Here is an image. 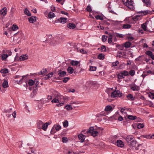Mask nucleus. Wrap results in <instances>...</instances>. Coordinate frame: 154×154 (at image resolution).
<instances>
[{"label": "nucleus", "instance_id": "27", "mask_svg": "<svg viewBox=\"0 0 154 154\" xmlns=\"http://www.w3.org/2000/svg\"><path fill=\"white\" fill-rule=\"evenodd\" d=\"M54 74V73L53 72H50L48 73V75H47L46 76H45L44 78L45 79H48L49 78L52 77Z\"/></svg>", "mask_w": 154, "mask_h": 154}, {"label": "nucleus", "instance_id": "49", "mask_svg": "<svg viewBox=\"0 0 154 154\" xmlns=\"http://www.w3.org/2000/svg\"><path fill=\"white\" fill-rule=\"evenodd\" d=\"M35 83V82L32 79H29L28 81V84L29 86H32Z\"/></svg>", "mask_w": 154, "mask_h": 154}, {"label": "nucleus", "instance_id": "29", "mask_svg": "<svg viewBox=\"0 0 154 154\" xmlns=\"http://www.w3.org/2000/svg\"><path fill=\"white\" fill-rule=\"evenodd\" d=\"M3 53H6V54L8 55V56L11 55L12 54V52L10 50H4L3 51Z\"/></svg>", "mask_w": 154, "mask_h": 154}, {"label": "nucleus", "instance_id": "15", "mask_svg": "<svg viewBox=\"0 0 154 154\" xmlns=\"http://www.w3.org/2000/svg\"><path fill=\"white\" fill-rule=\"evenodd\" d=\"M1 14L3 15H5L7 13V8H6L4 7L3 8L2 10L0 11Z\"/></svg>", "mask_w": 154, "mask_h": 154}, {"label": "nucleus", "instance_id": "21", "mask_svg": "<svg viewBox=\"0 0 154 154\" xmlns=\"http://www.w3.org/2000/svg\"><path fill=\"white\" fill-rule=\"evenodd\" d=\"M131 42H126L124 44V46L126 48H128L130 47H131Z\"/></svg>", "mask_w": 154, "mask_h": 154}, {"label": "nucleus", "instance_id": "28", "mask_svg": "<svg viewBox=\"0 0 154 154\" xmlns=\"http://www.w3.org/2000/svg\"><path fill=\"white\" fill-rule=\"evenodd\" d=\"M24 13L26 15L28 16H30L31 15V13L27 8H26L25 9Z\"/></svg>", "mask_w": 154, "mask_h": 154}, {"label": "nucleus", "instance_id": "30", "mask_svg": "<svg viewBox=\"0 0 154 154\" xmlns=\"http://www.w3.org/2000/svg\"><path fill=\"white\" fill-rule=\"evenodd\" d=\"M105 55L102 53L99 54L98 55L97 58L98 59L100 60H103L104 58Z\"/></svg>", "mask_w": 154, "mask_h": 154}, {"label": "nucleus", "instance_id": "2", "mask_svg": "<svg viewBox=\"0 0 154 154\" xmlns=\"http://www.w3.org/2000/svg\"><path fill=\"white\" fill-rule=\"evenodd\" d=\"M122 95V93L118 90H116L111 94V97L112 98H115L116 97H121Z\"/></svg>", "mask_w": 154, "mask_h": 154}, {"label": "nucleus", "instance_id": "7", "mask_svg": "<svg viewBox=\"0 0 154 154\" xmlns=\"http://www.w3.org/2000/svg\"><path fill=\"white\" fill-rule=\"evenodd\" d=\"M151 11L149 10H146L142 11H138L137 12V14H140L141 16H143L144 15H147L148 14H149L150 12H151Z\"/></svg>", "mask_w": 154, "mask_h": 154}, {"label": "nucleus", "instance_id": "38", "mask_svg": "<svg viewBox=\"0 0 154 154\" xmlns=\"http://www.w3.org/2000/svg\"><path fill=\"white\" fill-rule=\"evenodd\" d=\"M142 2L146 5V6L148 7L149 5H151L150 2V0H142Z\"/></svg>", "mask_w": 154, "mask_h": 154}, {"label": "nucleus", "instance_id": "51", "mask_svg": "<svg viewBox=\"0 0 154 154\" xmlns=\"http://www.w3.org/2000/svg\"><path fill=\"white\" fill-rule=\"evenodd\" d=\"M63 125L64 128H66L68 126V122L67 120H65L63 122Z\"/></svg>", "mask_w": 154, "mask_h": 154}, {"label": "nucleus", "instance_id": "53", "mask_svg": "<svg viewBox=\"0 0 154 154\" xmlns=\"http://www.w3.org/2000/svg\"><path fill=\"white\" fill-rule=\"evenodd\" d=\"M62 142L63 143H66L68 141V138L66 137H63L62 138Z\"/></svg>", "mask_w": 154, "mask_h": 154}, {"label": "nucleus", "instance_id": "64", "mask_svg": "<svg viewBox=\"0 0 154 154\" xmlns=\"http://www.w3.org/2000/svg\"><path fill=\"white\" fill-rule=\"evenodd\" d=\"M145 54L148 55L150 57L152 54V52L149 51H147L146 52Z\"/></svg>", "mask_w": 154, "mask_h": 154}, {"label": "nucleus", "instance_id": "10", "mask_svg": "<svg viewBox=\"0 0 154 154\" xmlns=\"http://www.w3.org/2000/svg\"><path fill=\"white\" fill-rule=\"evenodd\" d=\"M116 143L117 146L119 147L122 148L124 146L123 142L121 140H118Z\"/></svg>", "mask_w": 154, "mask_h": 154}, {"label": "nucleus", "instance_id": "55", "mask_svg": "<svg viewBox=\"0 0 154 154\" xmlns=\"http://www.w3.org/2000/svg\"><path fill=\"white\" fill-rule=\"evenodd\" d=\"M86 10L87 11L89 12H90L92 11V9L91 8L89 5H88L87 6Z\"/></svg>", "mask_w": 154, "mask_h": 154}, {"label": "nucleus", "instance_id": "44", "mask_svg": "<svg viewBox=\"0 0 154 154\" xmlns=\"http://www.w3.org/2000/svg\"><path fill=\"white\" fill-rule=\"evenodd\" d=\"M108 36L105 35H102V41L103 42H105L107 40Z\"/></svg>", "mask_w": 154, "mask_h": 154}, {"label": "nucleus", "instance_id": "4", "mask_svg": "<svg viewBox=\"0 0 154 154\" xmlns=\"http://www.w3.org/2000/svg\"><path fill=\"white\" fill-rule=\"evenodd\" d=\"M134 137L133 136L129 135L127 136L125 140L128 145L131 142V141H132L133 140H134Z\"/></svg>", "mask_w": 154, "mask_h": 154}, {"label": "nucleus", "instance_id": "39", "mask_svg": "<svg viewBox=\"0 0 154 154\" xmlns=\"http://www.w3.org/2000/svg\"><path fill=\"white\" fill-rule=\"evenodd\" d=\"M53 126L57 131H59L61 128V126L59 125H55Z\"/></svg>", "mask_w": 154, "mask_h": 154}, {"label": "nucleus", "instance_id": "52", "mask_svg": "<svg viewBox=\"0 0 154 154\" xmlns=\"http://www.w3.org/2000/svg\"><path fill=\"white\" fill-rule=\"evenodd\" d=\"M146 23H145L142 24L141 25L142 28L145 31H146L147 30V27L146 26Z\"/></svg>", "mask_w": 154, "mask_h": 154}, {"label": "nucleus", "instance_id": "16", "mask_svg": "<svg viewBox=\"0 0 154 154\" xmlns=\"http://www.w3.org/2000/svg\"><path fill=\"white\" fill-rule=\"evenodd\" d=\"M50 123L48 122H46L45 124H43L42 126H41V129H42L45 131H46L48 125Z\"/></svg>", "mask_w": 154, "mask_h": 154}, {"label": "nucleus", "instance_id": "5", "mask_svg": "<svg viewBox=\"0 0 154 154\" xmlns=\"http://www.w3.org/2000/svg\"><path fill=\"white\" fill-rule=\"evenodd\" d=\"M67 19L66 18L61 17L57 20H55L54 21V23L60 22V23H64L66 22Z\"/></svg>", "mask_w": 154, "mask_h": 154}, {"label": "nucleus", "instance_id": "35", "mask_svg": "<svg viewBox=\"0 0 154 154\" xmlns=\"http://www.w3.org/2000/svg\"><path fill=\"white\" fill-rule=\"evenodd\" d=\"M127 117L130 120H134L136 119V116H133L132 115H128Z\"/></svg>", "mask_w": 154, "mask_h": 154}, {"label": "nucleus", "instance_id": "61", "mask_svg": "<svg viewBox=\"0 0 154 154\" xmlns=\"http://www.w3.org/2000/svg\"><path fill=\"white\" fill-rule=\"evenodd\" d=\"M70 79L69 77H65L63 78V82L64 83H66Z\"/></svg>", "mask_w": 154, "mask_h": 154}, {"label": "nucleus", "instance_id": "63", "mask_svg": "<svg viewBox=\"0 0 154 154\" xmlns=\"http://www.w3.org/2000/svg\"><path fill=\"white\" fill-rule=\"evenodd\" d=\"M56 130L55 129V128L53 126L51 130V134H54L56 132Z\"/></svg>", "mask_w": 154, "mask_h": 154}, {"label": "nucleus", "instance_id": "20", "mask_svg": "<svg viewBox=\"0 0 154 154\" xmlns=\"http://www.w3.org/2000/svg\"><path fill=\"white\" fill-rule=\"evenodd\" d=\"M27 76V75H23L22 76V78L20 80H17L16 81V82H17V83L18 84H20L22 83V82H23V79H26Z\"/></svg>", "mask_w": 154, "mask_h": 154}, {"label": "nucleus", "instance_id": "25", "mask_svg": "<svg viewBox=\"0 0 154 154\" xmlns=\"http://www.w3.org/2000/svg\"><path fill=\"white\" fill-rule=\"evenodd\" d=\"M70 63L72 66H77L79 65V62L78 61L72 60L70 62Z\"/></svg>", "mask_w": 154, "mask_h": 154}, {"label": "nucleus", "instance_id": "34", "mask_svg": "<svg viewBox=\"0 0 154 154\" xmlns=\"http://www.w3.org/2000/svg\"><path fill=\"white\" fill-rule=\"evenodd\" d=\"M144 125L143 123H138L137 124V128L140 129L143 128Z\"/></svg>", "mask_w": 154, "mask_h": 154}, {"label": "nucleus", "instance_id": "48", "mask_svg": "<svg viewBox=\"0 0 154 154\" xmlns=\"http://www.w3.org/2000/svg\"><path fill=\"white\" fill-rule=\"evenodd\" d=\"M8 57V55L7 54H4L3 55H2V60L5 61L6 60L7 58Z\"/></svg>", "mask_w": 154, "mask_h": 154}, {"label": "nucleus", "instance_id": "23", "mask_svg": "<svg viewBox=\"0 0 154 154\" xmlns=\"http://www.w3.org/2000/svg\"><path fill=\"white\" fill-rule=\"evenodd\" d=\"M67 70L68 73L70 74H72L73 72L74 73V72L75 71L74 69H73L72 67L71 66H69L67 68Z\"/></svg>", "mask_w": 154, "mask_h": 154}, {"label": "nucleus", "instance_id": "6", "mask_svg": "<svg viewBox=\"0 0 154 154\" xmlns=\"http://www.w3.org/2000/svg\"><path fill=\"white\" fill-rule=\"evenodd\" d=\"M82 70V69L81 67L80 64H79L74 69L75 71L74 73L76 74L77 73H80Z\"/></svg>", "mask_w": 154, "mask_h": 154}, {"label": "nucleus", "instance_id": "9", "mask_svg": "<svg viewBox=\"0 0 154 154\" xmlns=\"http://www.w3.org/2000/svg\"><path fill=\"white\" fill-rule=\"evenodd\" d=\"M78 137L80 142L83 143L85 139V136L82 134H80L78 135Z\"/></svg>", "mask_w": 154, "mask_h": 154}, {"label": "nucleus", "instance_id": "57", "mask_svg": "<svg viewBox=\"0 0 154 154\" xmlns=\"http://www.w3.org/2000/svg\"><path fill=\"white\" fill-rule=\"evenodd\" d=\"M101 50L102 52H106V48L105 46L102 45L101 47Z\"/></svg>", "mask_w": 154, "mask_h": 154}, {"label": "nucleus", "instance_id": "26", "mask_svg": "<svg viewBox=\"0 0 154 154\" xmlns=\"http://www.w3.org/2000/svg\"><path fill=\"white\" fill-rule=\"evenodd\" d=\"M112 107L110 105L107 106L105 108V110L106 111H112Z\"/></svg>", "mask_w": 154, "mask_h": 154}, {"label": "nucleus", "instance_id": "12", "mask_svg": "<svg viewBox=\"0 0 154 154\" xmlns=\"http://www.w3.org/2000/svg\"><path fill=\"white\" fill-rule=\"evenodd\" d=\"M36 18V16H31L28 18L29 21L30 23H33L35 22Z\"/></svg>", "mask_w": 154, "mask_h": 154}, {"label": "nucleus", "instance_id": "56", "mask_svg": "<svg viewBox=\"0 0 154 154\" xmlns=\"http://www.w3.org/2000/svg\"><path fill=\"white\" fill-rule=\"evenodd\" d=\"M117 77L119 79H123L125 78L124 76L122 74H121V72L117 74Z\"/></svg>", "mask_w": 154, "mask_h": 154}, {"label": "nucleus", "instance_id": "33", "mask_svg": "<svg viewBox=\"0 0 154 154\" xmlns=\"http://www.w3.org/2000/svg\"><path fill=\"white\" fill-rule=\"evenodd\" d=\"M0 72L2 73L6 74L8 72V70L7 68L2 69L1 70Z\"/></svg>", "mask_w": 154, "mask_h": 154}, {"label": "nucleus", "instance_id": "46", "mask_svg": "<svg viewBox=\"0 0 154 154\" xmlns=\"http://www.w3.org/2000/svg\"><path fill=\"white\" fill-rule=\"evenodd\" d=\"M95 18L96 19L98 20H103V17L100 15H97L95 17Z\"/></svg>", "mask_w": 154, "mask_h": 154}, {"label": "nucleus", "instance_id": "40", "mask_svg": "<svg viewBox=\"0 0 154 154\" xmlns=\"http://www.w3.org/2000/svg\"><path fill=\"white\" fill-rule=\"evenodd\" d=\"M141 137L145 138L148 139H151V134H144L142 135L141 136Z\"/></svg>", "mask_w": 154, "mask_h": 154}, {"label": "nucleus", "instance_id": "41", "mask_svg": "<svg viewBox=\"0 0 154 154\" xmlns=\"http://www.w3.org/2000/svg\"><path fill=\"white\" fill-rule=\"evenodd\" d=\"M48 16L50 18H52L55 16L54 14L52 12H50L48 14Z\"/></svg>", "mask_w": 154, "mask_h": 154}, {"label": "nucleus", "instance_id": "24", "mask_svg": "<svg viewBox=\"0 0 154 154\" xmlns=\"http://www.w3.org/2000/svg\"><path fill=\"white\" fill-rule=\"evenodd\" d=\"M2 86L4 88H5L8 87V81L5 80L2 84Z\"/></svg>", "mask_w": 154, "mask_h": 154}, {"label": "nucleus", "instance_id": "50", "mask_svg": "<svg viewBox=\"0 0 154 154\" xmlns=\"http://www.w3.org/2000/svg\"><path fill=\"white\" fill-rule=\"evenodd\" d=\"M124 35L118 33H116L115 36L120 38H123L124 37Z\"/></svg>", "mask_w": 154, "mask_h": 154}, {"label": "nucleus", "instance_id": "8", "mask_svg": "<svg viewBox=\"0 0 154 154\" xmlns=\"http://www.w3.org/2000/svg\"><path fill=\"white\" fill-rule=\"evenodd\" d=\"M137 143V141L135 139L131 141V142L128 145L131 148H133L136 146V145Z\"/></svg>", "mask_w": 154, "mask_h": 154}, {"label": "nucleus", "instance_id": "32", "mask_svg": "<svg viewBox=\"0 0 154 154\" xmlns=\"http://www.w3.org/2000/svg\"><path fill=\"white\" fill-rule=\"evenodd\" d=\"M47 71V69H42V70H41L38 73H35L36 75H43L44 73L45 72Z\"/></svg>", "mask_w": 154, "mask_h": 154}, {"label": "nucleus", "instance_id": "62", "mask_svg": "<svg viewBox=\"0 0 154 154\" xmlns=\"http://www.w3.org/2000/svg\"><path fill=\"white\" fill-rule=\"evenodd\" d=\"M119 63V62L118 60H116L115 62H113L112 63V65L114 66H116Z\"/></svg>", "mask_w": 154, "mask_h": 154}, {"label": "nucleus", "instance_id": "45", "mask_svg": "<svg viewBox=\"0 0 154 154\" xmlns=\"http://www.w3.org/2000/svg\"><path fill=\"white\" fill-rule=\"evenodd\" d=\"M18 29V26L14 24L11 27L12 30L13 31H16Z\"/></svg>", "mask_w": 154, "mask_h": 154}, {"label": "nucleus", "instance_id": "17", "mask_svg": "<svg viewBox=\"0 0 154 154\" xmlns=\"http://www.w3.org/2000/svg\"><path fill=\"white\" fill-rule=\"evenodd\" d=\"M28 56L26 54L23 55H21L19 58L20 60H25L28 59Z\"/></svg>", "mask_w": 154, "mask_h": 154}, {"label": "nucleus", "instance_id": "3", "mask_svg": "<svg viewBox=\"0 0 154 154\" xmlns=\"http://www.w3.org/2000/svg\"><path fill=\"white\" fill-rule=\"evenodd\" d=\"M88 132L89 133L91 134V135L93 137H96L98 135V131L96 130H94V127H90L89 129L87 130Z\"/></svg>", "mask_w": 154, "mask_h": 154}, {"label": "nucleus", "instance_id": "60", "mask_svg": "<svg viewBox=\"0 0 154 154\" xmlns=\"http://www.w3.org/2000/svg\"><path fill=\"white\" fill-rule=\"evenodd\" d=\"M129 73L131 76H133L135 74V71L134 70H131L129 71Z\"/></svg>", "mask_w": 154, "mask_h": 154}, {"label": "nucleus", "instance_id": "36", "mask_svg": "<svg viewBox=\"0 0 154 154\" xmlns=\"http://www.w3.org/2000/svg\"><path fill=\"white\" fill-rule=\"evenodd\" d=\"M95 128H94V130H96L97 131L99 132H100V131H101L102 132V131L103 130V128H100L99 127H97V126H95Z\"/></svg>", "mask_w": 154, "mask_h": 154}, {"label": "nucleus", "instance_id": "37", "mask_svg": "<svg viewBox=\"0 0 154 154\" xmlns=\"http://www.w3.org/2000/svg\"><path fill=\"white\" fill-rule=\"evenodd\" d=\"M120 72L121 74H122L124 76H127L129 75L128 72L126 70L122 71Z\"/></svg>", "mask_w": 154, "mask_h": 154}, {"label": "nucleus", "instance_id": "18", "mask_svg": "<svg viewBox=\"0 0 154 154\" xmlns=\"http://www.w3.org/2000/svg\"><path fill=\"white\" fill-rule=\"evenodd\" d=\"M113 36L112 35L110 34L108 37V42L109 44L110 45L112 44L113 45V43L112 42V38Z\"/></svg>", "mask_w": 154, "mask_h": 154}, {"label": "nucleus", "instance_id": "59", "mask_svg": "<svg viewBox=\"0 0 154 154\" xmlns=\"http://www.w3.org/2000/svg\"><path fill=\"white\" fill-rule=\"evenodd\" d=\"M51 102L52 103H58L59 101V100L57 99L56 98H54L51 101Z\"/></svg>", "mask_w": 154, "mask_h": 154}, {"label": "nucleus", "instance_id": "11", "mask_svg": "<svg viewBox=\"0 0 154 154\" xmlns=\"http://www.w3.org/2000/svg\"><path fill=\"white\" fill-rule=\"evenodd\" d=\"M140 87L139 86H138L136 85L135 84L133 86L131 87V89L133 91H138L140 90Z\"/></svg>", "mask_w": 154, "mask_h": 154}, {"label": "nucleus", "instance_id": "31", "mask_svg": "<svg viewBox=\"0 0 154 154\" xmlns=\"http://www.w3.org/2000/svg\"><path fill=\"white\" fill-rule=\"evenodd\" d=\"M140 16V15L135 16L132 17V20L134 21H137L139 20V17Z\"/></svg>", "mask_w": 154, "mask_h": 154}, {"label": "nucleus", "instance_id": "1", "mask_svg": "<svg viewBox=\"0 0 154 154\" xmlns=\"http://www.w3.org/2000/svg\"><path fill=\"white\" fill-rule=\"evenodd\" d=\"M124 5L131 11L134 10L135 8L133 5V2L132 0H122Z\"/></svg>", "mask_w": 154, "mask_h": 154}, {"label": "nucleus", "instance_id": "47", "mask_svg": "<svg viewBox=\"0 0 154 154\" xmlns=\"http://www.w3.org/2000/svg\"><path fill=\"white\" fill-rule=\"evenodd\" d=\"M97 69V67L96 66H90V70L91 71H95Z\"/></svg>", "mask_w": 154, "mask_h": 154}, {"label": "nucleus", "instance_id": "13", "mask_svg": "<svg viewBox=\"0 0 154 154\" xmlns=\"http://www.w3.org/2000/svg\"><path fill=\"white\" fill-rule=\"evenodd\" d=\"M58 74L59 76L64 77L66 74V72L65 71L59 70L58 72Z\"/></svg>", "mask_w": 154, "mask_h": 154}, {"label": "nucleus", "instance_id": "22", "mask_svg": "<svg viewBox=\"0 0 154 154\" xmlns=\"http://www.w3.org/2000/svg\"><path fill=\"white\" fill-rule=\"evenodd\" d=\"M76 27L75 25L72 23H69L67 25V27L71 29H74Z\"/></svg>", "mask_w": 154, "mask_h": 154}, {"label": "nucleus", "instance_id": "54", "mask_svg": "<svg viewBox=\"0 0 154 154\" xmlns=\"http://www.w3.org/2000/svg\"><path fill=\"white\" fill-rule=\"evenodd\" d=\"M102 24L106 26H109L110 24V23L108 22L106 20H103L102 22Z\"/></svg>", "mask_w": 154, "mask_h": 154}, {"label": "nucleus", "instance_id": "14", "mask_svg": "<svg viewBox=\"0 0 154 154\" xmlns=\"http://www.w3.org/2000/svg\"><path fill=\"white\" fill-rule=\"evenodd\" d=\"M128 100L131 101H133L135 100V97H133V95L131 94H128L126 96Z\"/></svg>", "mask_w": 154, "mask_h": 154}, {"label": "nucleus", "instance_id": "58", "mask_svg": "<svg viewBox=\"0 0 154 154\" xmlns=\"http://www.w3.org/2000/svg\"><path fill=\"white\" fill-rule=\"evenodd\" d=\"M146 72V71H144L143 72V74L141 75V76L143 77V79H144L146 76L148 75V74Z\"/></svg>", "mask_w": 154, "mask_h": 154}, {"label": "nucleus", "instance_id": "42", "mask_svg": "<svg viewBox=\"0 0 154 154\" xmlns=\"http://www.w3.org/2000/svg\"><path fill=\"white\" fill-rule=\"evenodd\" d=\"M64 108L66 109L67 110H71L73 108L70 105H66L65 106Z\"/></svg>", "mask_w": 154, "mask_h": 154}, {"label": "nucleus", "instance_id": "43", "mask_svg": "<svg viewBox=\"0 0 154 154\" xmlns=\"http://www.w3.org/2000/svg\"><path fill=\"white\" fill-rule=\"evenodd\" d=\"M131 25L129 24H124L123 26V28L124 29H128L131 27Z\"/></svg>", "mask_w": 154, "mask_h": 154}, {"label": "nucleus", "instance_id": "19", "mask_svg": "<svg viewBox=\"0 0 154 154\" xmlns=\"http://www.w3.org/2000/svg\"><path fill=\"white\" fill-rule=\"evenodd\" d=\"M37 127L39 129H41V126L43 124V122L41 120H38L37 122Z\"/></svg>", "mask_w": 154, "mask_h": 154}]
</instances>
